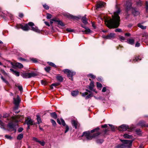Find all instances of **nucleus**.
Wrapping results in <instances>:
<instances>
[{
	"label": "nucleus",
	"instance_id": "nucleus-1",
	"mask_svg": "<svg viewBox=\"0 0 148 148\" xmlns=\"http://www.w3.org/2000/svg\"><path fill=\"white\" fill-rule=\"evenodd\" d=\"M120 11L118 9L117 11L114 12V15L112 16V18L109 19H106L105 22L107 26L110 28H117L120 24V17L119 14Z\"/></svg>",
	"mask_w": 148,
	"mask_h": 148
},
{
	"label": "nucleus",
	"instance_id": "nucleus-2",
	"mask_svg": "<svg viewBox=\"0 0 148 148\" xmlns=\"http://www.w3.org/2000/svg\"><path fill=\"white\" fill-rule=\"evenodd\" d=\"M99 127L92 130L90 132L87 131L83 132L82 136L86 137L87 140H91L93 138H95L100 134V132H97L99 130Z\"/></svg>",
	"mask_w": 148,
	"mask_h": 148
},
{
	"label": "nucleus",
	"instance_id": "nucleus-3",
	"mask_svg": "<svg viewBox=\"0 0 148 148\" xmlns=\"http://www.w3.org/2000/svg\"><path fill=\"white\" fill-rule=\"evenodd\" d=\"M120 141L122 143L121 144H120L122 147L123 148L127 147L130 148L132 146L133 140H126L120 139Z\"/></svg>",
	"mask_w": 148,
	"mask_h": 148
},
{
	"label": "nucleus",
	"instance_id": "nucleus-4",
	"mask_svg": "<svg viewBox=\"0 0 148 148\" xmlns=\"http://www.w3.org/2000/svg\"><path fill=\"white\" fill-rule=\"evenodd\" d=\"M37 75V74L36 73L32 72L30 73H24L22 74L21 75L23 78H28L36 76Z\"/></svg>",
	"mask_w": 148,
	"mask_h": 148
},
{
	"label": "nucleus",
	"instance_id": "nucleus-5",
	"mask_svg": "<svg viewBox=\"0 0 148 148\" xmlns=\"http://www.w3.org/2000/svg\"><path fill=\"white\" fill-rule=\"evenodd\" d=\"M63 71L66 74L68 77L70 79L71 78V80H73V76L75 75V73L72 71L69 70L68 69H65Z\"/></svg>",
	"mask_w": 148,
	"mask_h": 148
},
{
	"label": "nucleus",
	"instance_id": "nucleus-6",
	"mask_svg": "<svg viewBox=\"0 0 148 148\" xmlns=\"http://www.w3.org/2000/svg\"><path fill=\"white\" fill-rule=\"evenodd\" d=\"M24 117L22 116L19 115L13 116L12 117V122L17 123L18 121H21L23 118Z\"/></svg>",
	"mask_w": 148,
	"mask_h": 148
},
{
	"label": "nucleus",
	"instance_id": "nucleus-7",
	"mask_svg": "<svg viewBox=\"0 0 148 148\" xmlns=\"http://www.w3.org/2000/svg\"><path fill=\"white\" fill-rule=\"evenodd\" d=\"M28 24L31 27L32 30L38 33H40V31L38 29L37 27L36 26H34V24L33 23L29 22L28 23Z\"/></svg>",
	"mask_w": 148,
	"mask_h": 148
},
{
	"label": "nucleus",
	"instance_id": "nucleus-8",
	"mask_svg": "<svg viewBox=\"0 0 148 148\" xmlns=\"http://www.w3.org/2000/svg\"><path fill=\"white\" fill-rule=\"evenodd\" d=\"M20 101V100L18 95L17 96V98L16 99L15 98H14V103L16 106V107H15L14 109V110H15L18 109V106L19 104Z\"/></svg>",
	"mask_w": 148,
	"mask_h": 148
},
{
	"label": "nucleus",
	"instance_id": "nucleus-9",
	"mask_svg": "<svg viewBox=\"0 0 148 148\" xmlns=\"http://www.w3.org/2000/svg\"><path fill=\"white\" fill-rule=\"evenodd\" d=\"M129 128L127 125H123L120 126L119 128V130L120 131H125Z\"/></svg>",
	"mask_w": 148,
	"mask_h": 148
},
{
	"label": "nucleus",
	"instance_id": "nucleus-10",
	"mask_svg": "<svg viewBox=\"0 0 148 148\" xmlns=\"http://www.w3.org/2000/svg\"><path fill=\"white\" fill-rule=\"evenodd\" d=\"M115 35L114 33H111L107 36H103V38L106 39H111L114 37Z\"/></svg>",
	"mask_w": 148,
	"mask_h": 148
},
{
	"label": "nucleus",
	"instance_id": "nucleus-11",
	"mask_svg": "<svg viewBox=\"0 0 148 148\" xmlns=\"http://www.w3.org/2000/svg\"><path fill=\"white\" fill-rule=\"evenodd\" d=\"M11 64L13 66L14 68L16 67L21 69L23 67V65L22 64L20 63L16 62L13 65L12 62H11Z\"/></svg>",
	"mask_w": 148,
	"mask_h": 148
},
{
	"label": "nucleus",
	"instance_id": "nucleus-12",
	"mask_svg": "<svg viewBox=\"0 0 148 148\" xmlns=\"http://www.w3.org/2000/svg\"><path fill=\"white\" fill-rule=\"evenodd\" d=\"M106 3L103 2H99L97 3V6L96 9L98 10L100 8H101L105 5Z\"/></svg>",
	"mask_w": 148,
	"mask_h": 148
},
{
	"label": "nucleus",
	"instance_id": "nucleus-13",
	"mask_svg": "<svg viewBox=\"0 0 148 148\" xmlns=\"http://www.w3.org/2000/svg\"><path fill=\"white\" fill-rule=\"evenodd\" d=\"M132 5V4L131 3V2L130 1L126 2L125 4V6L127 11H128L131 9Z\"/></svg>",
	"mask_w": 148,
	"mask_h": 148
},
{
	"label": "nucleus",
	"instance_id": "nucleus-14",
	"mask_svg": "<svg viewBox=\"0 0 148 148\" xmlns=\"http://www.w3.org/2000/svg\"><path fill=\"white\" fill-rule=\"evenodd\" d=\"M25 123L27 125H32L33 124V121L29 118L28 117L25 120Z\"/></svg>",
	"mask_w": 148,
	"mask_h": 148
},
{
	"label": "nucleus",
	"instance_id": "nucleus-15",
	"mask_svg": "<svg viewBox=\"0 0 148 148\" xmlns=\"http://www.w3.org/2000/svg\"><path fill=\"white\" fill-rule=\"evenodd\" d=\"M29 25L28 24H25L24 26H23V25H21V28L23 29V30L24 31H28L29 29H30L29 27Z\"/></svg>",
	"mask_w": 148,
	"mask_h": 148
},
{
	"label": "nucleus",
	"instance_id": "nucleus-16",
	"mask_svg": "<svg viewBox=\"0 0 148 148\" xmlns=\"http://www.w3.org/2000/svg\"><path fill=\"white\" fill-rule=\"evenodd\" d=\"M132 12L134 16H136L139 14V12L136 9L134 8L132 9Z\"/></svg>",
	"mask_w": 148,
	"mask_h": 148
},
{
	"label": "nucleus",
	"instance_id": "nucleus-17",
	"mask_svg": "<svg viewBox=\"0 0 148 148\" xmlns=\"http://www.w3.org/2000/svg\"><path fill=\"white\" fill-rule=\"evenodd\" d=\"M61 122H60V120L59 119H57V122L60 124H61L62 123L63 125L64 126L65 125V123L64 121L62 119H60Z\"/></svg>",
	"mask_w": 148,
	"mask_h": 148
},
{
	"label": "nucleus",
	"instance_id": "nucleus-18",
	"mask_svg": "<svg viewBox=\"0 0 148 148\" xmlns=\"http://www.w3.org/2000/svg\"><path fill=\"white\" fill-rule=\"evenodd\" d=\"M56 78L57 80L60 82H62L63 80V78L62 76L60 75H57Z\"/></svg>",
	"mask_w": 148,
	"mask_h": 148
},
{
	"label": "nucleus",
	"instance_id": "nucleus-19",
	"mask_svg": "<svg viewBox=\"0 0 148 148\" xmlns=\"http://www.w3.org/2000/svg\"><path fill=\"white\" fill-rule=\"evenodd\" d=\"M85 15L84 16H83L82 17V18H81L82 21L83 23L85 24H86L88 23L87 22V18L86 17Z\"/></svg>",
	"mask_w": 148,
	"mask_h": 148
},
{
	"label": "nucleus",
	"instance_id": "nucleus-20",
	"mask_svg": "<svg viewBox=\"0 0 148 148\" xmlns=\"http://www.w3.org/2000/svg\"><path fill=\"white\" fill-rule=\"evenodd\" d=\"M94 86V82L93 81H91L90 83L89 86L88 88L89 89L91 90H93V88Z\"/></svg>",
	"mask_w": 148,
	"mask_h": 148
},
{
	"label": "nucleus",
	"instance_id": "nucleus-21",
	"mask_svg": "<svg viewBox=\"0 0 148 148\" xmlns=\"http://www.w3.org/2000/svg\"><path fill=\"white\" fill-rule=\"evenodd\" d=\"M72 123L73 126L75 129H77V122L75 120H73L72 122Z\"/></svg>",
	"mask_w": 148,
	"mask_h": 148
},
{
	"label": "nucleus",
	"instance_id": "nucleus-22",
	"mask_svg": "<svg viewBox=\"0 0 148 148\" xmlns=\"http://www.w3.org/2000/svg\"><path fill=\"white\" fill-rule=\"evenodd\" d=\"M78 91H73L71 92V95L73 96H75L78 94Z\"/></svg>",
	"mask_w": 148,
	"mask_h": 148
},
{
	"label": "nucleus",
	"instance_id": "nucleus-23",
	"mask_svg": "<svg viewBox=\"0 0 148 148\" xmlns=\"http://www.w3.org/2000/svg\"><path fill=\"white\" fill-rule=\"evenodd\" d=\"M138 125L142 127L145 126V122L143 121H140L138 124Z\"/></svg>",
	"mask_w": 148,
	"mask_h": 148
},
{
	"label": "nucleus",
	"instance_id": "nucleus-24",
	"mask_svg": "<svg viewBox=\"0 0 148 148\" xmlns=\"http://www.w3.org/2000/svg\"><path fill=\"white\" fill-rule=\"evenodd\" d=\"M86 91L90 93L88 95H87L86 97V99H88L92 96L91 92L88 89H86Z\"/></svg>",
	"mask_w": 148,
	"mask_h": 148
},
{
	"label": "nucleus",
	"instance_id": "nucleus-25",
	"mask_svg": "<svg viewBox=\"0 0 148 148\" xmlns=\"http://www.w3.org/2000/svg\"><path fill=\"white\" fill-rule=\"evenodd\" d=\"M23 137V134H19L17 137V139L18 140H21Z\"/></svg>",
	"mask_w": 148,
	"mask_h": 148
},
{
	"label": "nucleus",
	"instance_id": "nucleus-26",
	"mask_svg": "<svg viewBox=\"0 0 148 148\" xmlns=\"http://www.w3.org/2000/svg\"><path fill=\"white\" fill-rule=\"evenodd\" d=\"M138 27L143 29H145L147 28V27L146 26H144L140 23L138 24Z\"/></svg>",
	"mask_w": 148,
	"mask_h": 148
},
{
	"label": "nucleus",
	"instance_id": "nucleus-27",
	"mask_svg": "<svg viewBox=\"0 0 148 148\" xmlns=\"http://www.w3.org/2000/svg\"><path fill=\"white\" fill-rule=\"evenodd\" d=\"M127 42L128 43L133 45L134 44V40L133 39H130L127 40Z\"/></svg>",
	"mask_w": 148,
	"mask_h": 148
},
{
	"label": "nucleus",
	"instance_id": "nucleus-28",
	"mask_svg": "<svg viewBox=\"0 0 148 148\" xmlns=\"http://www.w3.org/2000/svg\"><path fill=\"white\" fill-rule=\"evenodd\" d=\"M37 120L38 122V123L39 124L42 122V121L41 118L39 115H36Z\"/></svg>",
	"mask_w": 148,
	"mask_h": 148
},
{
	"label": "nucleus",
	"instance_id": "nucleus-29",
	"mask_svg": "<svg viewBox=\"0 0 148 148\" xmlns=\"http://www.w3.org/2000/svg\"><path fill=\"white\" fill-rule=\"evenodd\" d=\"M50 114L51 117L54 119H56L57 117V115L56 114L55 112L51 113Z\"/></svg>",
	"mask_w": 148,
	"mask_h": 148
},
{
	"label": "nucleus",
	"instance_id": "nucleus-30",
	"mask_svg": "<svg viewBox=\"0 0 148 148\" xmlns=\"http://www.w3.org/2000/svg\"><path fill=\"white\" fill-rule=\"evenodd\" d=\"M82 27L86 29L84 32L86 34H88L91 31L89 28H86V27L82 26Z\"/></svg>",
	"mask_w": 148,
	"mask_h": 148
},
{
	"label": "nucleus",
	"instance_id": "nucleus-31",
	"mask_svg": "<svg viewBox=\"0 0 148 148\" xmlns=\"http://www.w3.org/2000/svg\"><path fill=\"white\" fill-rule=\"evenodd\" d=\"M103 142V139H97L96 140V142L98 144H101Z\"/></svg>",
	"mask_w": 148,
	"mask_h": 148
},
{
	"label": "nucleus",
	"instance_id": "nucleus-32",
	"mask_svg": "<svg viewBox=\"0 0 148 148\" xmlns=\"http://www.w3.org/2000/svg\"><path fill=\"white\" fill-rule=\"evenodd\" d=\"M123 136L125 138H130L131 136L127 134H124Z\"/></svg>",
	"mask_w": 148,
	"mask_h": 148
},
{
	"label": "nucleus",
	"instance_id": "nucleus-33",
	"mask_svg": "<svg viewBox=\"0 0 148 148\" xmlns=\"http://www.w3.org/2000/svg\"><path fill=\"white\" fill-rule=\"evenodd\" d=\"M141 60L140 58V56H138V57H136L135 58V59L133 60V61H138V60Z\"/></svg>",
	"mask_w": 148,
	"mask_h": 148
},
{
	"label": "nucleus",
	"instance_id": "nucleus-34",
	"mask_svg": "<svg viewBox=\"0 0 148 148\" xmlns=\"http://www.w3.org/2000/svg\"><path fill=\"white\" fill-rule=\"evenodd\" d=\"M8 126L11 128H13L14 127L13 124L12 123H9L8 124Z\"/></svg>",
	"mask_w": 148,
	"mask_h": 148
},
{
	"label": "nucleus",
	"instance_id": "nucleus-35",
	"mask_svg": "<svg viewBox=\"0 0 148 148\" xmlns=\"http://www.w3.org/2000/svg\"><path fill=\"white\" fill-rule=\"evenodd\" d=\"M88 76L90 77L92 79H95V76L92 74H90L88 75Z\"/></svg>",
	"mask_w": 148,
	"mask_h": 148
},
{
	"label": "nucleus",
	"instance_id": "nucleus-36",
	"mask_svg": "<svg viewBox=\"0 0 148 148\" xmlns=\"http://www.w3.org/2000/svg\"><path fill=\"white\" fill-rule=\"evenodd\" d=\"M58 24L61 25L62 26H64V25L63 23L60 21L59 20L58 22Z\"/></svg>",
	"mask_w": 148,
	"mask_h": 148
},
{
	"label": "nucleus",
	"instance_id": "nucleus-37",
	"mask_svg": "<svg viewBox=\"0 0 148 148\" xmlns=\"http://www.w3.org/2000/svg\"><path fill=\"white\" fill-rule=\"evenodd\" d=\"M70 17L71 18L73 19H78L80 18H79L78 17L74 16L73 15H70Z\"/></svg>",
	"mask_w": 148,
	"mask_h": 148
},
{
	"label": "nucleus",
	"instance_id": "nucleus-38",
	"mask_svg": "<svg viewBox=\"0 0 148 148\" xmlns=\"http://www.w3.org/2000/svg\"><path fill=\"white\" fill-rule=\"evenodd\" d=\"M48 63L50 65L53 67H56V66L53 63L51 62H48Z\"/></svg>",
	"mask_w": 148,
	"mask_h": 148
},
{
	"label": "nucleus",
	"instance_id": "nucleus-39",
	"mask_svg": "<svg viewBox=\"0 0 148 148\" xmlns=\"http://www.w3.org/2000/svg\"><path fill=\"white\" fill-rule=\"evenodd\" d=\"M1 79L3 80V81L6 84H8V82L2 76L1 77Z\"/></svg>",
	"mask_w": 148,
	"mask_h": 148
},
{
	"label": "nucleus",
	"instance_id": "nucleus-40",
	"mask_svg": "<svg viewBox=\"0 0 148 148\" xmlns=\"http://www.w3.org/2000/svg\"><path fill=\"white\" fill-rule=\"evenodd\" d=\"M45 70L47 72H49L50 70V67H47L45 68Z\"/></svg>",
	"mask_w": 148,
	"mask_h": 148
},
{
	"label": "nucleus",
	"instance_id": "nucleus-41",
	"mask_svg": "<svg viewBox=\"0 0 148 148\" xmlns=\"http://www.w3.org/2000/svg\"><path fill=\"white\" fill-rule=\"evenodd\" d=\"M47 15V19H49L51 18L52 15L51 14L48 13Z\"/></svg>",
	"mask_w": 148,
	"mask_h": 148
},
{
	"label": "nucleus",
	"instance_id": "nucleus-42",
	"mask_svg": "<svg viewBox=\"0 0 148 148\" xmlns=\"http://www.w3.org/2000/svg\"><path fill=\"white\" fill-rule=\"evenodd\" d=\"M97 86L98 88H101L102 86L101 84L99 82H97Z\"/></svg>",
	"mask_w": 148,
	"mask_h": 148
},
{
	"label": "nucleus",
	"instance_id": "nucleus-43",
	"mask_svg": "<svg viewBox=\"0 0 148 148\" xmlns=\"http://www.w3.org/2000/svg\"><path fill=\"white\" fill-rule=\"evenodd\" d=\"M51 123H52L53 125L54 126H56V122L55 121H54L53 119H52L51 120Z\"/></svg>",
	"mask_w": 148,
	"mask_h": 148
},
{
	"label": "nucleus",
	"instance_id": "nucleus-44",
	"mask_svg": "<svg viewBox=\"0 0 148 148\" xmlns=\"http://www.w3.org/2000/svg\"><path fill=\"white\" fill-rule=\"evenodd\" d=\"M38 143H39L42 146H44L45 145V142L44 141H39Z\"/></svg>",
	"mask_w": 148,
	"mask_h": 148
},
{
	"label": "nucleus",
	"instance_id": "nucleus-45",
	"mask_svg": "<svg viewBox=\"0 0 148 148\" xmlns=\"http://www.w3.org/2000/svg\"><path fill=\"white\" fill-rule=\"evenodd\" d=\"M43 7L46 9L48 10L49 9V7L46 4H44L43 5Z\"/></svg>",
	"mask_w": 148,
	"mask_h": 148
},
{
	"label": "nucleus",
	"instance_id": "nucleus-46",
	"mask_svg": "<svg viewBox=\"0 0 148 148\" xmlns=\"http://www.w3.org/2000/svg\"><path fill=\"white\" fill-rule=\"evenodd\" d=\"M13 74L17 76H19L20 75L19 72L16 71H15Z\"/></svg>",
	"mask_w": 148,
	"mask_h": 148
},
{
	"label": "nucleus",
	"instance_id": "nucleus-47",
	"mask_svg": "<svg viewBox=\"0 0 148 148\" xmlns=\"http://www.w3.org/2000/svg\"><path fill=\"white\" fill-rule=\"evenodd\" d=\"M115 31L116 32H122V30L119 28H117L115 29Z\"/></svg>",
	"mask_w": 148,
	"mask_h": 148
},
{
	"label": "nucleus",
	"instance_id": "nucleus-48",
	"mask_svg": "<svg viewBox=\"0 0 148 148\" xmlns=\"http://www.w3.org/2000/svg\"><path fill=\"white\" fill-rule=\"evenodd\" d=\"M18 88L19 90L21 91L23 90V88L20 85H18Z\"/></svg>",
	"mask_w": 148,
	"mask_h": 148
},
{
	"label": "nucleus",
	"instance_id": "nucleus-49",
	"mask_svg": "<svg viewBox=\"0 0 148 148\" xmlns=\"http://www.w3.org/2000/svg\"><path fill=\"white\" fill-rule=\"evenodd\" d=\"M33 140L37 142H38L39 141L37 138L35 137H33Z\"/></svg>",
	"mask_w": 148,
	"mask_h": 148
},
{
	"label": "nucleus",
	"instance_id": "nucleus-50",
	"mask_svg": "<svg viewBox=\"0 0 148 148\" xmlns=\"http://www.w3.org/2000/svg\"><path fill=\"white\" fill-rule=\"evenodd\" d=\"M66 130L65 131V132L66 133L69 130V126L67 125H66Z\"/></svg>",
	"mask_w": 148,
	"mask_h": 148
},
{
	"label": "nucleus",
	"instance_id": "nucleus-51",
	"mask_svg": "<svg viewBox=\"0 0 148 148\" xmlns=\"http://www.w3.org/2000/svg\"><path fill=\"white\" fill-rule=\"evenodd\" d=\"M0 126H1V128L4 127V124L1 120H0Z\"/></svg>",
	"mask_w": 148,
	"mask_h": 148
},
{
	"label": "nucleus",
	"instance_id": "nucleus-52",
	"mask_svg": "<svg viewBox=\"0 0 148 148\" xmlns=\"http://www.w3.org/2000/svg\"><path fill=\"white\" fill-rule=\"evenodd\" d=\"M0 126H1V128L4 127V124L1 120H0Z\"/></svg>",
	"mask_w": 148,
	"mask_h": 148
},
{
	"label": "nucleus",
	"instance_id": "nucleus-53",
	"mask_svg": "<svg viewBox=\"0 0 148 148\" xmlns=\"http://www.w3.org/2000/svg\"><path fill=\"white\" fill-rule=\"evenodd\" d=\"M137 5L140 6L141 5V1L140 0H139L138 2H137Z\"/></svg>",
	"mask_w": 148,
	"mask_h": 148
},
{
	"label": "nucleus",
	"instance_id": "nucleus-54",
	"mask_svg": "<svg viewBox=\"0 0 148 148\" xmlns=\"http://www.w3.org/2000/svg\"><path fill=\"white\" fill-rule=\"evenodd\" d=\"M88 94V93L87 92H85L84 93H82V95L83 97H85L86 95H87Z\"/></svg>",
	"mask_w": 148,
	"mask_h": 148
},
{
	"label": "nucleus",
	"instance_id": "nucleus-55",
	"mask_svg": "<svg viewBox=\"0 0 148 148\" xmlns=\"http://www.w3.org/2000/svg\"><path fill=\"white\" fill-rule=\"evenodd\" d=\"M108 125L111 127V128L112 131H114V126H113L112 125H110V124H108Z\"/></svg>",
	"mask_w": 148,
	"mask_h": 148
},
{
	"label": "nucleus",
	"instance_id": "nucleus-56",
	"mask_svg": "<svg viewBox=\"0 0 148 148\" xmlns=\"http://www.w3.org/2000/svg\"><path fill=\"white\" fill-rule=\"evenodd\" d=\"M23 130V128L22 127H20L18 130V131L19 132H21Z\"/></svg>",
	"mask_w": 148,
	"mask_h": 148
},
{
	"label": "nucleus",
	"instance_id": "nucleus-57",
	"mask_svg": "<svg viewBox=\"0 0 148 148\" xmlns=\"http://www.w3.org/2000/svg\"><path fill=\"white\" fill-rule=\"evenodd\" d=\"M60 84L59 83H54L52 84V85L53 86L56 87L58 86Z\"/></svg>",
	"mask_w": 148,
	"mask_h": 148
},
{
	"label": "nucleus",
	"instance_id": "nucleus-58",
	"mask_svg": "<svg viewBox=\"0 0 148 148\" xmlns=\"http://www.w3.org/2000/svg\"><path fill=\"white\" fill-rule=\"evenodd\" d=\"M5 137L8 139H11L12 138V137H11L10 136L6 135L5 136Z\"/></svg>",
	"mask_w": 148,
	"mask_h": 148
},
{
	"label": "nucleus",
	"instance_id": "nucleus-59",
	"mask_svg": "<svg viewBox=\"0 0 148 148\" xmlns=\"http://www.w3.org/2000/svg\"><path fill=\"white\" fill-rule=\"evenodd\" d=\"M67 31L69 32H73V30L70 29H66Z\"/></svg>",
	"mask_w": 148,
	"mask_h": 148
},
{
	"label": "nucleus",
	"instance_id": "nucleus-60",
	"mask_svg": "<svg viewBox=\"0 0 148 148\" xmlns=\"http://www.w3.org/2000/svg\"><path fill=\"white\" fill-rule=\"evenodd\" d=\"M146 9L147 10H148V2L146 1Z\"/></svg>",
	"mask_w": 148,
	"mask_h": 148
},
{
	"label": "nucleus",
	"instance_id": "nucleus-61",
	"mask_svg": "<svg viewBox=\"0 0 148 148\" xmlns=\"http://www.w3.org/2000/svg\"><path fill=\"white\" fill-rule=\"evenodd\" d=\"M51 20L53 21H55V22H58V21L59 20H58V19H57L56 18H53V19H52Z\"/></svg>",
	"mask_w": 148,
	"mask_h": 148
},
{
	"label": "nucleus",
	"instance_id": "nucleus-62",
	"mask_svg": "<svg viewBox=\"0 0 148 148\" xmlns=\"http://www.w3.org/2000/svg\"><path fill=\"white\" fill-rule=\"evenodd\" d=\"M119 38L121 40H124L125 39L124 37L122 36H120L119 37Z\"/></svg>",
	"mask_w": 148,
	"mask_h": 148
},
{
	"label": "nucleus",
	"instance_id": "nucleus-63",
	"mask_svg": "<svg viewBox=\"0 0 148 148\" xmlns=\"http://www.w3.org/2000/svg\"><path fill=\"white\" fill-rule=\"evenodd\" d=\"M31 60L34 62H37L36 59L35 58H32Z\"/></svg>",
	"mask_w": 148,
	"mask_h": 148
},
{
	"label": "nucleus",
	"instance_id": "nucleus-64",
	"mask_svg": "<svg viewBox=\"0 0 148 148\" xmlns=\"http://www.w3.org/2000/svg\"><path fill=\"white\" fill-rule=\"evenodd\" d=\"M116 148H123V147H122L120 145H119L116 147Z\"/></svg>",
	"mask_w": 148,
	"mask_h": 148
}]
</instances>
